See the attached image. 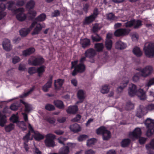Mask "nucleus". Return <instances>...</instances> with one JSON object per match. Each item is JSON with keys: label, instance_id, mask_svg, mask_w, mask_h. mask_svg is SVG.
Returning a JSON list of instances; mask_svg holds the SVG:
<instances>
[{"label": "nucleus", "instance_id": "29", "mask_svg": "<svg viewBox=\"0 0 154 154\" xmlns=\"http://www.w3.org/2000/svg\"><path fill=\"white\" fill-rule=\"evenodd\" d=\"M69 152V149L67 146H65L61 148L59 151L60 154H68Z\"/></svg>", "mask_w": 154, "mask_h": 154}, {"label": "nucleus", "instance_id": "36", "mask_svg": "<svg viewBox=\"0 0 154 154\" xmlns=\"http://www.w3.org/2000/svg\"><path fill=\"white\" fill-rule=\"evenodd\" d=\"M54 103L55 106L60 109H62L64 107L63 103L60 100H54Z\"/></svg>", "mask_w": 154, "mask_h": 154}, {"label": "nucleus", "instance_id": "20", "mask_svg": "<svg viewBox=\"0 0 154 154\" xmlns=\"http://www.w3.org/2000/svg\"><path fill=\"white\" fill-rule=\"evenodd\" d=\"M52 79L53 77L52 76H51L48 82L43 87L42 90L44 92H47L48 89L51 86Z\"/></svg>", "mask_w": 154, "mask_h": 154}, {"label": "nucleus", "instance_id": "32", "mask_svg": "<svg viewBox=\"0 0 154 154\" xmlns=\"http://www.w3.org/2000/svg\"><path fill=\"white\" fill-rule=\"evenodd\" d=\"M75 67V69H77V71L78 72H82L85 70V66L83 63H79Z\"/></svg>", "mask_w": 154, "mask_h": 154}, {"label": "nucleus", "instance_id": "33", "mask_svg": "<svg viewBox=\"0 0 154 154\" xmlns=\"http://www.w3.org/2000/svg\"><path fill=\"white\" fill-rule=\"evenodd\" d=\"M6 122L5 116L0 112V126H4Z\"/></svg>", "mask_w": 154, "mask_h": 154}, {"label": "nucleus", "instance_id": "45", "mask_svg": "<svg viewBox=\"0 0 154 154\" xmlns=\"http://www.w3.org/2000/svg\"><path fill=\"white\" fill-rule=\"evenodd\" d=\"M101 28V25L100 24L96 23L94 25L92 29L93 31L96 32L100 30Z\"/></svg>", "mask_w": 154, "mask_h": 154}, {"label": "nucleus", "instance_id": "7", "mask_svg": "<svg viewBox=\"0 0 154 154\" xmlns=\"http://www.w3.org/2000/svg\"><path fill=\"white\" fill-rule=\"evenodd\" d=\"M136 70L140 72V76L144 78L148 76L152 72L153 70L152 66L148 65L143 68L139 67Z\"/></svg>", "mask_w": 154, "mask_h": 154}, {"label": "nucleus", "instance_id": "46", "mask_svg": "<svg viewBox=\"0 0 154 154\" xmlns=\"http://www.w3.org/2000/svg\"><path fill=\"white\" fill-rule=\"evenodd\" d=\"M133 20L134 21V24L133 25H134V28H138L141 26L142 24L141 21L139 20H137V21H135L134 20Z\"/></svg>", "mask_w": 154, "mask_h": 154}, {"label": "nucleus", "instance_id": "22", "mask_svg": "<svg viewBox=\"0 0 154 154\" xmlns=\"http://www.w3.org/2000/svg\"><path fill=\"white\" fill-rule=\"evenodd\" d=\"M80 44L83 48H85L88 47L90 44V42L89 39L85 38L80 40Z\"/></svg>", "mask_w": 154, "mask_h": 154}, {"label": "nucleus", "instance_id": "55", "mask_svg": "<svg viewBox=\"0 0 154 154\" xmlns=\"http://www.w3.org/2000/svg\"><path fill=\"white\" fill-rule=\"evenodd\" d=\"M28 72L30 74L35 73L37 72V69L35 67L29 68L28 70Z\"/></svg>", "mask_w": 154, "mask_h": 154}, {"label": "nucleus", "instance_id": "56", "mask_svg": "<svg viewBox=\"0 0 154 154\" xmlns=\"http://www.w3.org/2000/svg\"><path fill=\"white\" fill-rule=\"evenodd\" d=\"M20 60V58L18 56H15L12 59V62L14 64H15L18 62Z\"/></svg>", "mask_w": 154, "mask_h": 154}, {"label": "nucleus", "instance_id": "59", "mask_svg": "<svg viewBox=\"0 0 154 154\" xmlns=\"http://www.w3.org/2000/svg\"><path fill=\"white\" fill-rule=\"evenodd\" d=\"M153 85H154V78L150 79L146 85L149 87Z\"/></svg>", "mask_w": 154, "mask_h": 154}, {"label": "nucleus", "instance_id": "35", "mask_svg": "<svg viewBox=\"0 0 154 154\" xmlns=\"http://www.w3.org/2000/svg\"><path fill=\"white\" fill-rule=\"evenodd\" d=\"M95 19L94 17L91 15L85 17L84 22V24H89L93 22Z\"/></svg>", "mask_w": 154, "mask_h": 154}, {"label": "nucleus", "instance_id": "21", "mask_svg": "<svg viewBox=\"0 0 154 154\" xmlns=\"http://www.w3.org/2000/svg\"><path fill=\"white\" fill-rule=\"evenodd\" d=\"M85 54L86 57L89 58H92L96 54V52L94 50L92 49H90L86 51Z\"/></svg>", "mask_w": 154, "mask_h": 154}, {"label": "nucleus", "instance_id": "49", "mask_svg": "<svg viewBox=\"0 0 154 154\" xmlns=\"http://www.w3.org/2000/svg\"><path fill=\"white\" fill-rule=\"evenodd\" d=\"M130 140L129 139H125L123 140L121 143L122 146L125 147L128 146L130 143Z\"/></svg>", "mask_w": 154, "mask_h": 154}, {"label": "nucleus", "instance_id": "27", "mask_svg": "<svg viewBox=\"0 0 154 154\" xmlns=\"http://www.w3.org/2000/svg\"><path fill=\"white\" fill-rule=\"evenodd\" d=\"M35 50L33 48H30L23 51L22 52L23 56H27L34 53Z\"/></svg>", "mask_w": 154, "mask_h": 154}, {"label": "nucleus", "instance_id": "5", "mask_svg": "<svg viewBox=\"0 0 154 154\" xmlns=\"http://www.w3.org/2000/svg\"><path fill=\"white\" fill-rule=\"evenodd\" d=\"M145 55L151 58L154 56V43H146L143 48Z\"/></svg>", "mask_w": 154, "mask_h": 154}, {"label": "nucleus", "instance_id": "9", "mask_svg": "<svg viewBox=\"0 0 154 154\" xmlns=\"http://www.w3.org/2000/svg\"><path fill=\"white\" fill-rule=\"evenodd\" d=\"M97 134H102L103 138L104 140H107L110 137L111 133L110 132L107 130L104 126H101L97 130Z\"/></svg>", "mask_w": 154, "mask_h": 154}, {"label": "nucleus", "instance_id": "42", "mask_svg": "<svg viewBox=\"0 0 154 154\" xmlns=\"http://www.w3.org/2000/svg\"><path fill=\"white\" fill-rule=\"evenodd\" d=\"M134 107V104L131 101H128L126 103L125 108L126 110H129L133 109Z\"/></svg>", "mask_w": 154, "mask_h": 154}, {"label": "nucleus", "instance_id": "18", "mask_svg": "<svg viewBox=\"0 0 154 154\" xmlns=\"http://www.w3.org/2000/svg\"><path fill=\"white\" fill-rule=\"evenodd\" d=\"M77 97L79 100V101L76 102V104L79 103H82L85 98V93L83 90H80L78 91L77 94Z\"/></svg>", "mask_w": 154, "mask_h": 154}, {"label": "nucleus", "instance_id": "41", "mask_svg": "<svg viewBox=\"0 0 154 154\" xmlns=\"http://www.w3.org/2000/svg\"><path fill=\"white\" fill-rule=\"evenodd\" d=\"M125 22L124 23V26L126 27H130L132 26L134 24V21L133 20H131L130 21L127 20L124 21Z\"/></svg>", "mask_w": 154, "mask_h": 154}, {"label": "nucleus", "instance_id": "57", "mask_svg": "<svg viewBox=\"0 0 154 154\" xmlns=\"http://www.w3.org/2000/svg\"><path fill=\"white\" fill-rule=\"evenodd\" d=\"M87 137V136L85 135H82L78 137V140L79 141H82L85 140Z\"/></svg>", "mask_w": 154, "mask_h": 154}, {"label": "nucleus", "instance_id": "51", "mask_svg": "<svg viewBox=\"0 0 154 154\" xmlns=\"http://www.w3.org/2000/svg\"><path fill=\"white\" fill-rule=\"evenodd\" d=\"M140 77H141V76H140V72L137 73L133 77V80L134 82H137L139 80Z\"/></svg>", "mask_w": 154, "mask_h": 154}, {"label": "nucleus", "instance_id": "61", "mask_svg": "<svg viewBox=\"0 0 154 154\" xmlns=\"http://www.w3.org/2000/svg\"><path fill=\"white\" fill-rule=\"evenodd\" d=\"M8 4V9L9 10H13V7L14 5V3L12 1L9 2Z\"/></svg>", "mask_w": 154, "mask_h": 154}, {"label": "nucleus", "instance_id": "39", "mask_svg": "<svg viewBox=\"0 0 154 154\" xmlns=\"http://www.w3.org/2000/svg\"><path fill=\"white\" fill-rule=\"evenodd\" d=\"M14 125L13 124L11 123L5 126V129L6 132H9L13 130L14 129Z\"/></svg>", "mask_w": 154, "mask_h": 154}, {"label": "nucleus", "instance_id": "50", "mask_svg": "<svg viewBox=\"0 0 154 154\" xmlns=\"http://www.w3.org/2000/svg\"><path fill=\"white\" fill-rule=\"evenodd\" d=\"M10 120L12 121L13 123H17L19 122L18 121V117L15 115H13L10 118Z\"/></svg>", "mask_w": 154, "mask_h": 154}, {"label": "nucleus", "instance_id": "1", "mask_svg": "<svg viewBox=\"0 0 154 154\" xmlns=\"http://www.w3.org/2000/svg\"><path fill=\"white\" fill-rule=\"evenodd\" d=\"M15 11L18 12L16 15V17L20 21L24 20L26 17L29 19H32L35 17L36 14V11L33 10L29 11L28 13L26 14H24L23 12L24 9L23 8L17 9L15 10Z\"/></svg>", "mask_w": 154, "mask_h": 154}, {"label": "nucleus", "instance_id": "62", "mask_svg": "<svg viewBox=\"0 0 154 154\" xmlns=\"http://www.w3.org/2000/svg\"><path fill=\"white\" fill-rule=\"evenodd\" d=\"M60 11L57 10H56L52 13V16L53 17H57L59 15Z\"/></svg>", "mask_w": 154, "mask_h": 154}, {"label": "nucleus", "instance_id": "44", "mask_svg": "<svg viewBox=\"0 0 154 154\" xmlns=\"http://www.w3.org/2000/svg\"><path fill=\"white\" fill-rule=\"evenodd\" d=\"M112 45V41L110 39L106 40L105 42V46L108 50L111 49Z\"/></svg>", "mask_w": 154, "mask_h": 154}, {"label": "nucleus", "instance_id": "23", "mask_svg": "<svg viewBox=\"0 0 154 154\" xmlns=\"http://www.w3.org/2000/svg\"><path fill=\"white\" fill-rule=\"evenodd\" d=\"M126 47V44L120 41H119L116 43L115 47L117 49H125Z\"/></svg>", "mask_w": 154, "mask_h": 154}, {"label": "nucleus", "instance_id": "14", "mask_svg": "<svg viewBox=\"0 0 154 154\" xmlns=\"http://www.w3.org/2000/svg\"><path fill=\"white\" fill-rule=\"evenodd\" d=\"M129 32V31L126 29L120 28L115 31L114 35L116 36H124L128 35Z\"/></svg>", "mask_w": 154, "mask_h": 154}, {"label": "nucleus", "instance_id": "26", "mask_svg": "<svg viewBox=\"0 0 154 154\" xmlns=\"http://www.w3.org/2000/svg\"><path fill=\"white\" fill-rule=\"evenodd\" d=\"M64 80L61 79H58L57 80H54V86L56 89H58L61 87L63 85Z\"/></svg>", "mask_w": 154, "mask_h": 154}, {"label": "nucleus", "instance_id": "10", "mask_svg": "<svg viewBox=\"0 0 154 154\" xmlns=\"http://www.w3.org/2000/svg\"><path fill=\"white\" fill-rule=\"evenodd\" d=\"M55 136L51 134H47L46 136V139L45 142L46 146L48 147H53L54 146V140L55 138Z\"/></svg>", "mask_w": 154, "mask_h": 154}, {"label": "nucleus", "instance_id": "4", "mask_svg": "<svg viewBox=\"0 0 154 154\" xmlns=\"http://www.w3.org/2000/svg\"><path fill=\"white\" fill-rule=\"evenodd\" d=\"M46 17V15L44 14H42L35 19L34 21H35L36 23L35 24L36 26L32 32V35L38 34L41 31L43 28V26L41 24L38 23L37 22L44 20Z\"/></svg>", "mask_w": 154, "mask_h": 154}, {"label": "nucleus", "instance_id": "38", "mask_svg": "<svg viewBox=\"0 0 154 154\" xmlns=\"http://www.w3.org/2000/svg\"><path fill=\"white\" fill-rule=\"evenodd\" d=\"M17 124L19 127L22 129L23 131H25L26 130L27 127L24 121H22L18 122Z\"/></svg>", "mask_w": 154, "mask_h": 154}, {"label": "nucleus", "instance_id": "37", "mask_svg": "<svg viewBox=\"0 0 154 154\" xmlns=\"http://www.w3.org/2000/svg\"><path fill=\"white\" fill-rule=\"evenodd\" d=\"M94 47L97 51H102L104 48V45L102 43H97L95 44Z\"/></svg>", "mask_w": 154, "mask_h": 154}, {"label": "nucleus", "instance_id": "43", "mask_svg": "<svg viewBox=\"0 0 154 154\" xmlns=\"http://www.w3.org/2000/svg\"><path fill=\"white\" fill-rule=\"evenodd\" d=\"M35 5V2L32 0H31L27 3L26 5V8L28 9H30L33 8L34 7Z\"/></svg>", "mask_w": 154, "mask_h": 154}, {"label": "nucleus", "instance_id": "12", "mask_svg": "<svg viewBox=\"0 0 154 154\" xmlns=\"http://www.w3.org/2000/svg\"><path fill=\"white\" fill-rule=\"evenodd\" d=\"M36 22L33 21L29 28H23L20 31V35L22 36H26L35 26Z\"/></svg>", "mask_w": 154, "mask_h": 154}, {"label": "nucleus", "instance_id": "31", "mask_svg": "<svg viewBox=\"0 0 154 154\" xmlns=\"http://www.w3.org/2000/svg\"><path fill=\"white\" fill-rule=\"evenodd\" d=\"M91 38L93 42H100L102 40V38L97 33L92 35Z\"/></svg>", "mask_w": 154, "mask_h": 154}, {"label": "nucleus", "instance_id": "64", "mask_svg": "<svg viewBox=\"0 0 154 154\" xmlns=\"http://www.w3.org/2000/svg\"><path fill=\"white\" fill-rule=\"evenodd\" d=\"M89 5L88 4H86L83 5V10L86 12H88V8H89Z\"/></svg>", "mask_w": 154, "mask_h": 154}, {"label": "nucleus", "instance_id": "48", "mask_svg": "<svg viewBox=\"0 0 154 154\" xmlns=\"http://www.w3.org/2000/svg\"><path fill=\"white\" fill-rule=\"evenodd\" d=\"M35 88V87L33 86L28 92L21 95L20 96V97L23 98L27 96L34 91Z\"/></svg>", "mask_w": 154, "mask_h": 154}, {"label": "nucleus", "instance_id": "16", "mask_svg": "<svg viewBox=\"0 0 154 154\" xmlns=\"http://www.w3.org/2000/svg\"><path fill=\"white\" fill-rule=\"evenodd\" d=\"M146 147L149 154H154L151 150L154 149V138L149 143L146 145Z\"/></svg>", "mask_w": 154, "mask_h": 154}, {"label": "nucleus", "instance_id": "13", "mask_svg": "<svg viewBox=\"0 0 154 154\" xmlns=\"http://www.w3.org/2000/svg\"><path fill=\"white\" fill-rule=\"evenodd\" d=\"M28 128L31 132L34 133V138L36 140L39 141L44 138V137L43 135L40 134L38 131H35L34 130L32 126L30 123H29Z\"/></svg>", "mask_w": 154, "mask_h": 154}, {"label": "nucleus", "instance_id": "54", "mask_svg": "<svg viewBox=\"0 0 154 154\" xmlns=\"http://www.w3.org/2000/svg\"><path fill=\"white\" fill-rule=\"evenodd\" d=\"M45 109L48 110L52 111L54 109V106L51 104H48L45 106Z\"/></svg>", "mask_w": 154, "mask_h": 154}, {"label": "nucleus", "instance_id": "19", "mask_svg": "<svg viewBox=\"0 0 154 154\" xmlns=\"http://www.w3.org/2000/svg\"><path fill=\"white\" fill-rule=\"evenodd\" d=\"M70 129L74 133H76L81 131V128L79 125L75 123L70 125Z\"/></svg>", "mask_w": 154, "mask_h": 154}, {"label": "nucleus", "instance_id": "25", "mask_svg": "<svg viewBox=\"0 0 154 154\" xmlns=\"http://www.w3.org/2000/svg\"><path fill=\"white\" fill-rule=\"evenodd\" d=\"M78 108L77 105H75L73 106H69L66 111L68 113L75 114L78 111Z\"/></svg>", "mask_w": 154, "mask_h": 154}, {"label": "nucleus", "instance_id": "34", "mask_svg": "<svg viewBox=\"0 0 154 154\" xmlns=\"http://www.w3.org/2000/svg\"><path fill=\"white\" fill-rule=\"evenodd\" d=\"M109 90V87L108 85H105L102 86L100 91V92L103 94H105L108 93Z\"/></svg>", "mask_w": 154, "mask_h": 154}, {"label": "nucleus", "instance_id": "8", "mask_svg": "<svg viewBox=\"0 0 154 154\" xmlns=\"http://www.w3.org/2000/svg\"><path fill=\"white\" fill-rule=\"evenodd\" d=\"M145 124L148 129L146 134L149 137L154 133V121L148 118L146 120Z\"/></svg>", "mask_w": 154, "mask_h": 154}, {"label": "nucleus", "instance_id": "58", "mask_svg": "<svg viewBox=\"0 0 154 154\" xmlns=\"http://www.w3.org/2000/svg\"><path fill=\"white\" fill-rule=\"evenodd\" d=\"M46 121L51 124H54L55 122L56 119L54 118H49L46 119Z\"/></svg>", "mask_w": 154, "mask_h": 154}, {"label": "nucleus", "instance_id": "40", "mask_svg": "<svg viewBox=\"0 0 154 154\" xmlns=\"http://www.w3.org/2000/svg\"><path fill=\"white\" fill-rule=\"evenodd\" d=\"M45 66H42L39 68H38L37 69V72H38V76L40 77L41 75L42 74L45 70Z\"/></svg>", "mask_w": 154, "mask_h": 154}, {"label": "nucleus", "instance_id": "53", "mask_svg": "<svg viewBox=\"0 0 154 154\" xmlns=\"http://www.w3.org/2000/svg\"><path fill=\"white\" fill-rule=\"evenodd\" d=\"M96 142V139L91 138L87 140V144L88 146H90L91 145L94 144Z\"/></svg>", "mask_w": 154, "mask_h": 154}, {"label": "nucleus", "instance_id": "6", "mask_svg": "<svg viewBox=\"0 0 154 154\" xmlns=\"http://www.w3.org/2000/svg\"><path fill=\"white\" fill-rule=\"evenodd\" d=\"M154 110V104H150L148 105L146 107L143 106H140L139 108L137 110L136 114L137 116L139 118L146 114L147 112Z\"/></svg>", "mask_w": 154, "mask_h": 154}, {"label": "nucleus", "instance_id": "2", "mask_svg": "<svg viewBox=\"0 0 154 154\" xmlns=\"http://www.w3.org/2000/svg\"><path fill=\"white\" fill-rule=\"evenodd\" d=\"M128 93L129 96L131 97L133 96L136 94L141 100H145L146 98L145 93L143 90L139 89L137 91L136 86L132 84H130L129 85Z\"/></svg>", "mask_w": 154, "mask_h": 154}, {"label": "nucleus", "instance_id": "52", "mask_svg": "<svg viewBox=\"0 0 154 154\" xmlns=\"http://www.w3.org/2000/svg\"><path fill=\"white\" fill-rule=\"evenodd\" d=\"M106 17L108 20L111 21L115 19V16L113 14L110 13L106 15Z\"/></svg>", "mask_w": 154, "mask_h": 154}, {"label": "nucleus", "instance_id": "3", "mask_svg": "<svg viewBox=\"0 0 154 154\" xmlns=\"http://www.w3.org/2000/svg\"><path fill=\"white\" fill-rule=\"evenodd\" d=\"M141 134V131L140 129L139 128H135L132 132H130L129 137L133 140L139 138V142L140 144L145 143L146 141V139L140 137Z\"/></svg>", "mask_w": 154, "mask_h": 154}, {"label": "nucleus", "instance_id": "28", "mask_svg": "<svg viewBox=\"0 0 154 154\" xmlns=\"http://www.w3.org/2000/svg\"><path fill=\"white\" fill-rule=\"evenodd\" d=\"M20 102L24 104L25 106V111L27 113L29 112L32 110V108L31 105L24 101L21 100Z\"/></svg>", "mask_w": 154, "mask_h": 154}, {"label": "nucleus", "instance_id": "24", "mask_svg": "<svg viewBox=\"0 0 154 154\" xmlns=\"http://www.w3.org/2000/svg\"><path fill=\"white\" fill-rule=\"evenodd\" d=\"M5 8L6 6L4 4L1 3L0 4V20L6 15V13L3 11Z\"/></svg>", "mask_w": 154, "mask_h": 154}, {"label": "nucleus", "instance_id": "60", "mask_svg": "<svg viewBox=\"0 0 154 154\" xmlns=\"http://www.w3.org/2000/svg\"><path fill=\"white\" fill-rule=\"evenodd\" d=\"M81 118V116L79 114L76 115V117L72 120L73 122H77L80 120Z\"/></svg>", "mask_w": 154, "mask_h": 154}, {"label": "nucleus", "instance_id": "63", "mask_svg": "<svg viewBox=\"0 0 154 154\" xmlns=\"http://www.w3.org/2000/svg\"><path fill=\"white\" fill-rule=\"evenodd\" d=\"M24 4V2L23 0H19L17 3L16 5L17 6H22Z\"/></svg>", "mask_w": 154, "mask_h": 154}, {"label": "nucleus", "instance_id": "11", "mask_svg": "<svg viewBox=\"0 0 154 154\" xmlns=\"http://www.w3.org/2000/svg\"><path fill=\"white\" fill-rule=\"evenodd\" d=\"M44 60L42 57L40 56L35 57L32 61L30 59L28 60V63L31 65L37 66L40 65L43 63Z\"/></svg>", "mask_w": 154, "mask_h": 154}, {"label": "nucleus", "instance_id": "17", "mask_svg": "<svg viewBox=\"0 0 154 154\" xmlns=\"http://www.w3.org/2000/svg\"><path fill=\"white\" fill-rule=\"evenodd\" d=\"M3 48L6 51H8L12 48L10 41L8 39H5L2 44Z\"/></svg>", "mask_w": 154, "mask_h": 154}, {"label": "nucleus", "instance_id": "15", "mask_svg": "<svg viewBox=\"0 0 154 154\" xmlns=\"http://www.w3.org/2000/svg\"><path fill=\"white\" fill-rule=\"evenodd\" d=\"M123 80V82L121 83L120 85L117 89L119 92L122 91L124 88L127 86L128 82L129 79L128 77L124 78Z\"/></svg>", "mask_w": 154, "mask_h": 154}, {"label": "nucleus", "instance_id": "47", "mask_svg": "<svg viewBox=\"0 0 154 154\" xmlns=\"http://www.w3.org/2000/svg\"><path fill=\"white\" fill-rule=\"evenodd\" d=\"M30 132H31V131H30L29 130L28 133L23 137V139L25 142L27 143L29 140H32V137L31 138H30Z\"/></svg>", "mask_w": 154, "mask_h": 154}, {"label": "nucleus", "instance_id": "30", "mask_svg": "<svg viewBox=\"0 0 154 154\" xmlns=\"http://www.w3.org/2000/svg\"><path fill=\"white\" fill-rule=\"evenodd\" d=\"M133 52L134 54L137 57H140L142 54V52L139 48L137 47L134 48L133 49Z\"/></svg>", "mask_w": 154, "mask_h": 154}]
</instances>
